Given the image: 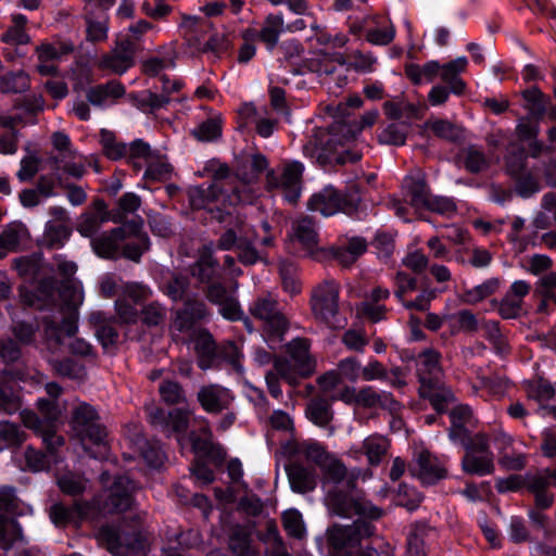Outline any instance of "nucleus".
I'll list each match as a JSON object with an SVG mask.
<instances>
[{
	"mask_svg": "<svg viewBox=\"0 0 556 556\" xmlns=\"http://www.w3.org/2000/svg\"><path fill=\"white\" fill-rule=\"evenodd\" d=\"M290 238L298 241L308 252H313L318 244V233L314 220L308 216H300L294 219Z\"/></svg>",
	"mask_w": 556,
	"mask_h": 556,
	"instance_id": "4be33fe9",
	"label": "nucleus"
},
{
	"mask_svg": "<svg viewBox=\"0 0 556 556\" xmlns=\"http://www.w3.org/2000/svg\"><path fill=\"white\" fill-rule=\"evenodd\" d=\"M306 66L311 72L323 76V84L332 88L334 84L341 88L346 83V78L341 76L342 63L336 64L327 54H316L306 60Z\"/></svg>",
	"mask_w": 556,
	"mask_h": 556,
	"instance_id": "dca6fc26",
	"label": "nucleus"
},
{
	"mask_svg": "<svg viewBox=\"0 0 556 556\" xmlns=\"http://www.w3.org/2000/svg\"><path fill=\"white\" fill-rule=\"evenodd\" d=\"M188 198L194 210H217L218 214H223L222 210L228 206L251 203L254 193L251 187L240 180L239 169L231 174L228 165L219 164L213 169L212 182L189 188Z\"/></svg>",
	"mask_w": 556,
	"mask_h": 556,
	"instance_id": "f257e3e1",
	"label": "nucleus"
},
{
	"mask_svg": "<svg viewBox=\"0 0 556 556\" xmlns=\"http://www.w3.org/2000/svg\"><path fill=\"white\" fill-rule=\"evenodd\" d=\"M127 149L126 156H128L129 161L137 169L142 167L141 161L147 164L156 155L150 146L141 139L131 142Z\"/></svg>",
	"mask_w": 556,
	"mask_h": 556,
	"instance_id": "13d9d810",
	"label": "nucleus"
},
{
	"mask_svg": "<svg viewBox=\"0 0 556 556\" xmlns=\"http://www.w3.org/2000/svg\"><path fill=\"white\" fill-rule=\"evenodd\" d=\"M71 425L91 457L103 458L106 456L109 451L105 441L106 430L99 422V415L93 406L78 402L72 410Z\"/></svg>",
	"mask_w": 556,
	"mask_h": 556,
	"instance_id": "20e7f679",
	"label": "nucleus"
},
{
	"mask_svg": "<svg viewBox=\"0 0 556 556\" xmlns=\"http://www.w3.org/2000/svg\"><path fill=\"white\" fill-rule=\"evenodd\" d=\"M136 47L128 38L116 39L114 47L99 61L101 70L122 75L135 65Z\"/></svg>",
	"mask_w": 556,
	"mask_h": 556,
	"instance_id": "f8f14e48",
	"label": "nucleus"
},
{
	"mask_svg": "<svg viewBox=\"0 0 556 556\" xmlns=\"http://www.w3.org/2000/svg\"><path fill=\"white\" fill-rule=\"evenodd\" d=\"M425 126L430 129L437 137L456 142L460 141L464 137L463 128L453 124L447 119L434 118L429 119Z\"/></svg>",
	"mask_w": 556,
	"mask_h": 556,
	"instance_id": "a18cd8bd",
	"label": "nucleus"
},
{
	"mask_svg": "<svg viewBox=\"0 0 556 556\" xmlns=\"http://www.w3.org/2000/svg\"><path fill=\"white\" fill-rule=\"evenodd\" d=\"M413 475L425 484H433L445 478L446 470L428 451H419L414 458Z\"/></svg>",
	"mask_w": 556,
	"mask_h": 556,
	"instance_id": "f3484780",
	"label": "nucleus"
},
{
	"mask_svg": "<svg viewBox=\"0 0 556 556\" xmlns=\"http://www.w3.org/2000/svg\"><path fill=\"white\" fill-rule=\"evenodd\" d=\"M190 279L188 275L172 271L162 281V291L174 302L185 300L189 294Z\"/></svg>",
	"mask_w": 556,
	"mask_h": 556,
	"instance_id": "473e14b6",
	"label": "nucleus"
},
{
	"mask_svg": "<svg viewBox=\"0 0 556 556\" xmlns=\"http://www.w3.org/2000/svg\"><path fill=\"white\" fill-rule=\"evenodd\" d=\"M141 205V199L134 192H127L118 200V210L111 212V220L121 223L127 214H134Z\"/></svg>",
	"mask_w": 556,
	"mask_h": 556,
	"instance_id": "69168bd1",
	"label": "nucleus"
},
{
	"mask_svg": "<svg viewBox=\"0 0 556 556\" xmlns=\"http://www.w3.org/2000/svg\"><path fill=\"white\" fill-rule=\"evenodd\" d=\"M285 30V21L281 14H269L260 31H256V38H260L269 50H273L278 43L279 36Z\"/></svg>",
	"mask_w": 556,
	"mask_h": 556,
	"instance_id": "f704fd0d",
	"label": "nucleus"
},
{
	"mask_svg": "<svg viewBox=\"0 0 556 556\" xmlns=\"http://www.w3.org/2000/svg\"><path fill=\"white\" fill-rule=\"evenodd\" d=\"M321 469L324 471V486L328 490H336L340 484L350 486L351 482H344L346 476L345 466L337 458L331 456L323 463Z\"/></svg>",
	"mask_w": 556,
	"mask_h": 556,
	"instance_id": "e433bc0d",
	"label": "nucleus"
},
{
	"mask_svg": "<svg viewBox=\"0 0 556 556\" xmlns=\"http://www.w3.org/2000/svg\"><path fill=\"white\" fill-rule=\"evenodd\" d=\"M86 513L87 506L81 503H75L72 508H67L61 503H55L51 506L49 516L55 526L63 527L74 521L75 517L81 518Z\"/></svg>",
	"mask_w": 556,
	"mask_h": 556,
	"instance_id": "79ce46f5",
	"label": "nucleus"
},
{
	"mask_svg": "<svg viewBox=\"0 0 556 556\" xmlns=\"http://www.w3.org/2000/svg\"><path fill=\"white\" fill-rule=\"evenodd\" d=\"M58 293L62 302L70 308H77L84 301L81 286L75 280L62 281Z\"/></svg>",
	"mask_w": 556,
	"mask_h": 556,
	"instance_id": "864d4df0",
	"label": "nucleus"
},
{
	"mask_svg": "<svg viewBox=\"0 0 556 556\" xmlns=\"http://www.w3.org/2000/svg\"><path fill=\"white\" fill-rule=\"evenodd\" d=\"M249 314L261 323L262 336L270 349L282 342L290 323L275 294L257 295L249 305Z\"/></svg>",
	"mask_w": 556,
	"mask_h": 556,
	"instance_id": "7ed1b4c3",
	"label": "nucleus"
},
{
	"mask_svg": "<svg viewBox=\"0 0 556 556\" xmlns=\"http://www.w3.org/2000/svg\"><path fill=\"white\" fill-rule=\"evenodd\" d=\"M389 447V441L382 435H369L363 442L364 454L367 456L368 463L372 466H377L381 463Z\"/></svg>",
	"mask_w": 556,
	"mask_h": 556,
	"instance_id": "49530a36",
	"label": "nucleus"
},
{
	"mask_svg": "<svg viewBox=\"0 0 556 556\" xmlns=\"http://www.w3.org/2000/svg\"><path fill=\"white\" fill-rule=\"evenodd\" d=\"M287 352L293 363L300 365L302 375H312L315 370V361L309 355V341L295 338L287 345Z\"/></svg>",
	"mask_w": 556,
	"mask_h": 556,
	"instance_id": "c85d7f7f",
	"label": "nucleus"
},
{
	"mask_svg": "<svg viewBox=\"0 0 556 556\" xmlns=\"http://www.w3.org/2000/svg\"><path fill=\"white\" fill-rule=\"evenodd\" d=\"M197 399L202 408L210 414H218L229 408L233 396L227 388L207 384L200 388Z\"/></svg>",
	"mask_w": 556,
	"mask_h": 556,
	"instance_id": "4468645a",
	"label": "nucleus"
},
{
	"mask_svg": "<svg viewBox=\"0 0 556 556\" xmlns=\"http://www.w3.org/2000/svg\"><path fill=\"white\" fill-rule=\"evenodd\" d=\"M12 23L13 25L2 35V41L13 45H25L29 42V36L24 29L27 23L26 16L22 14H13Z\"/></svg>",
	"mask_w": 556,
	"mask_h": 556,
	"instance_id": "6e6d98bb",
	"label": "nucleus"
},
{
	"mask_svg": "<svg viewBox=\"0 0 556 556\" xmlns=\"http://www.w3.org/2000/svg\"><path fill=\"white\" fill-rule=\"evenodd\" d=\"M467 64V59L465 56H459L441 65L439 76L443 83L450 86L451 91L455 94H460L465 90L466 85L459 77V74L466 70Z\"/></svg>",
	"mask_w": 556,
	"mask_h": 556,
	"instance_id": "cd10ccee",
	"label": "nucleus"
},
{
	"mask_svg": "<svg viewBox=\"0 0 556 556\" xmlns=\"http://www.w3.org/2000/svg\"><path fill=\"white\" fill-rule=\"evenodd\" d=\"M460 159L466 170L471 174L486 170L491 165V160L485 155L484 151L475 144L464 148L460 152Z\"/></svg>",
	"mask_w": 556,
	"mask_h": 556,
	"instance_id": "4c0bfd02",
	"label": "nucleus"
},
{
	"mask_svg": "<svg viewBox=\"0 0 556 556\" xmlns=\"http://www.w3.org/2000/svg\"><path fill=\"white\" fill-rule=\"evenodd\" d=\"M408 130L409 126L407 123L392 121V123L381 129L378 140L382 144L403 146Z\"/></svg>",
	"mask_w": 556,
	"mask_h": 556,
	"instance_id": "de8ad7c7",
	"label": "nucleus"
},
{
	"mask_svg": "<svg viewBox=\"0 0 556 556\" xmlns=\"http://www.w3.org/2000/svg\"><path fill=\"white\" fill-rule=\"evenodd\" d=\"M56 484L62 493L78 496L87 490L88 480L80 473L65 470L58 473Z\"/></svg>",
	"mask_w": 556,
	"mask_h": 556,
	"instance_id": "58836bf2",
	"label": "nucleus"
},
{
	"mask_svg": "<svg viewBox=\"0 0 556 556\" xmlns=\"http://www.w3.org/2000/svg\"><path fill=\"white\" fill-rule=\"evenodd\" d=\"M340 286L334 280L317 283L311 293V307L314 316L331 328L341 327L339 319Z\"/></svg>",
	"mask_w": 556,
	"mask_h": 556,
	"instance_id": "423d86ee",
	"label": "nucleus"
},
{
	"mask_svg": "<svg viewBox=\"0 0 556 556\" xmlns=\"http://www.w3.org/2000/svg\"><path fill=\"white\" fill-rule=\"evenodd\" d=\"M25 432L11 421H0V450L17 446L25 441Z\"/></svg>",
	"mask_w": 556,
	"mask_h": 556,
	"instance_id": "5fc2aeb1",
	"label": "nucleus"
},
{
	"mask_svg": "<svg viewBox=\"0 0 556 556\" xmlns=\"http://www.w3.org/2000/svg\"><path fill=\"white\" fill-rule=\"evenodd\" d=\"M407 197L413 207L426 208L432 198L426 181L422 178H407L405 180Z\"/></svg>",
	"mask_w": 556,
	"mask_h": 556,
	"instance_id": "a19ab883",
	"label": "nucleus"
},
{
	"mask_svg": "<svg viewBox=\"0 0 556 556\" xmlns=\"http://www.w3.org/2000/svg\"><path fill=\"white\" fill-rule=\"evenodd\" d=\"M134 237V241L125 244L123 255L131 261L138 262L142 253L149 248V239L144 233H141V228L137 233H129L126 231V239Z\"/></svg>",
	"mask_w": 556,
	"mask_h": 556,
	"instance_id": "bf43d9fd",
	"label": "nucleus"
},
{
	"mask_svg": "<svg viewBox=\"0 0 556 556\" xmlns=\"http://www.w3.org/2000/svg\"><path fill=\"white\" fill-rule=\"evenodd\" d=\"M125 93V87L116 81H109L105 85H99L87 90L86 97L89 103L94 106H104L111 103Z\"/></svg>",
	"mask_w": 556,
	"mask_h": 556,
	"instance_id": "393cba45",
	"label": "nucleus"
},
{
	"mask_svg": "<svg viewBox=\"0 0 556 556\" xmlns=\"http://www.w3.org/2000/svg\"><path fill=\"white\" fill-rule=\"evenodd\" d=\"M214 244H204L198 252V260L190 266V275L199 283L210 285L218 276V261L213 256Z\"/></svg>",
	"mask_w": 556,
	"mask_h": 556,
	"instance_id": "2eb2a0df",
	"label": "nucleus"
},
{
	"mask_svg": "<svg viewBox=\"0 0 556 556\" xmlns=\"http://www.w3.org/2000/svg\"><path fill=\"white\" fill-rule=\"evenodd\" d=\"M359 202L361 198L357 191L342 195L329 186L312 195L308 201V208L328 217L338 212L350 214L357 210Z\"/></svg>",
	"mask_w": 556,
	"mask_h": 556,
	"instance_id": "0eeeda50",
	"label": "nucleus"
},
{
	"mask_svg": "<svg viewBox=\"0 0 556 556\" xmlns=\"http://www.w3.org/2000/svg\"><path fill=\"white\" fill-rule=\"evenodd\" d=\"M100 137L103 152L110 160L115 161L127 155V146L121 141H117L114 132L102 129Z\"/></svg>",
	"mask_w": 556,
	"mask_h": 556,
	"instance_id": "4d7b16f0",
	"label": "nucleus"
},
{
	"mask_svg": "<svg viewBox=\"0 0 556 556\" xmlns=\"http://www.w3.org/2000/svg\"><path fill=\"white\" fill-rule=\"evenodd\" d=\"M549 485H556V469H543L525 476V486L532 494L546 491Z\"/></svg>",
	"mask_w": 556,
	"mask_h": 556,
	"instance_id": "09e8293b",
	"label": "nucleus"
},
{
	"mask_svg": "<svg viewBox=\"0 0 556 556\" xmlns=\"http://www.w3.org/2000/svg\"><path fill=\"white\" fill-rule=\"evenodd\" d=\"M530 292V285L525 280H516L509 287L500 303V314L503 318H516L522 311L523 298Z\"/></svg>",
	"mask_w": 556,
	"mask_h": 556,
	"instance_id": "a211bd4d",
	"label": "nucleus"
},
{
	"mask_svg": "<svg viewBox=\"0 0 556 556\" xmlns=\"http://www.w3.org/2000/svg\"><path fill=\"white\" fill-rule=\"evenodd\" d=\"M451 429L448 437L454 442L465 444L468 439L466 426L470 424L472 410L468 405L459 404L454 406L450 412Z\"/></svg>",
	"mask_w": 556,
	"mask_h": 556,
	"instance_id": "b1692460",
	"label": "nucleus"
},
{
	"mask_svg": "<svg viewBox=\"0 0 556 556\" xmlns=\"http://www.w3.org/2000/svg\"><path fill=\"white\" fill-rule=\"evenodd\" d=\"M136 484L126 476L117 477L109 490L105 491V498L100 509L104 513H123L134 504V492Z\"/></svg>",
	"mask_w": 556,
	"mask_h": 556,
	"instance_id": "ddd939ff",
	"label": "nucleus"
},
{
	"mask_svg": "<svg viewBox=\"0 0 556 556\" xmlns=\"http://www.w3.org/2000/svg\"><path fill=\"white\" fill-rule=\"evenodd\" d=\"M441 354L433 350L428 349L422 351L417 357V376L420 381V387H427L440 383Z\"/></svg>",
	"mask_w": 556,
	"mask_h": 556,
	"instance_id": "6ab92c4d",
	"label": "nucleus"
},
{
	"mask_svg": "<svg viewBox=\"0 0 556 556\" xmlns=\"http://www.w3.org/2000/svg\"><path fill=\"white\" fill-rule=\"evenodd\" d=\"M222 116L219 114H214L193 128L191 130V135L199 141H214L222 137Z\"/></svg>",
	"mask_w": 556,
	"mask_h": 556,
	"instance_id": "c03bdc74",
	"label": "nucleus"
},
{
	"mask_svg": "<svg viewBox=\"0 0 556 556\" xmlns=\"http://www.w3.org/2000/svg\"><path fill=\"white\" fill-rule=\"evenodd\" d=\"M216 219L220 223H227V228L217 241V248L228 251L233 248L237 250V257L243 265H253L261 260L260 253L254 244L256 235L241 217L227 214H217Z\"/></svg>",
	"mask_w": 556,
	"mask_h": 556,
	"instance_id": "39448f33",
	"label": "nucleus"
},
{
	"mask_svg": "<svg viewBox=\"0 0 556 556\" xmlns=\"http://www.w3.org/2000/svg\"><path fill=\"white\" fill-rule=\"evenodd\" d=\"M228 545L230 551L237 556H257V553L251 545V531L243 526L232 527Z\"/></svg>",
	"mask_w": 556,
	"mask_h": 556,
	"instance_id": "c9c22d12",
	"label": "nucleus"
},
{
	"mask_svg": "<svg viewBox=\"0 0 556 556\" xmlns=\"http://www.w3.org/2000/svg\"><path fill=\"white\" fill-rule=\"evenodd\" d=\"M522 98L526 101V109L532 117H541L546 110V100L536 87H532L522 92Z\"/></svg>",
	"mask_w": 556,
	"mask_h": 556,
	"instance_id": "e2e57ef3",
	"label": "nucleus"
},
{
	"mask_svg": "<svg viewBox=\"0 0 556 556\" xmlns=\"http://www.w3.org/2000/svg\"><path fill=\"white\" fill-rule=\"evenodd\" d=\"M395 36L394 25L386 21L382 25L368 28L366 31V39L372 43L378 46H387L389 45Z\"/></svg>",
	"mask_w": 556,
	"mask_h": 556,
	"instance_id": "338daca9",
	"label": "nucleus"
},
{
	"mask_svg": "<svg viewBox=\"0 0 556 556\" xmlns=\"http://www.w3.org/2000/svg\"><path fill=\"white\" fill-rule=\"evenodd\" d=\"M77 331V323L75 317L70 316L63 319L62 325H58L54 320L46 318L43 320V334L47 348L56 351L62 343V333L72 337Z\"/></svg>",
	"mask_w": 556,
	"mask_h": 556,
	"instance_id": "412c9836",
	"label": "nucleus"
},
{
	"mask_svg": "<svg viewBox=\"0 0 556 556\" xmlns=\"http://www.w3.org/2000/svg\"><path fill=\"white\" fill-rule=\"evenodd\" d=\"M21 408V399L5 378L0 379V413L12 415Z\"/></svg>",
	"mask_w": 556,
	"mask_h": 556,
	"instance_id": "680f3d73",
	"label": "nucleus"
},
{
	"mask_svg": "<svg viewBox=\"0 0 556 556\" xmlns=\"http://www.w3.org/2000/svg\"><path fill=\"white\" fill-rule=\"evenodd\" d=\"M268 162L262 154H253L250 160V169L247 170L244 166L239 168V177L242 184L249 186L255 181L258 175L266 169Z\"/></svg>",
	"mask_w": 556,
	"mask_h": 556,
	"instance_id": "774afa93",
	"label": "nucleus"
},
{
	"mask_svg": "<svg viewBox=\"0 0 556 556\" xmlns=\"http://www.w3.org/2000/svg\"><path fill=\"white\" fill-rule=\"evenodd\" d=\"M94 207L96 213L83 214L78 222L77 230L84 237H93L101 228L102 224L111 219V214L108 212L106 204L103 201H96Z\"/></svg>",
	"mask_w": 556,
	"mask_h": 556,
	"instance_id": "a878e982",
	"label": "nucleus"
},
{
	"mask_svg": "<svg viewBox=\"0 0 556 556\" xmlns=\"http://www.w3.org/2000/svg\"><path fill=\"white\" fill-rule=\"evenodd\" d=\"M302 174L303 165L300 162L286 163L279 173L268 172V188L279 189L288 202L295 203L301 194Z\"/></svg>",
	"mask_w": 556,
	"mask_h": 556,
	"instance_id": "1a4fd4ad",
	"label": "nucleus"
},
{
	"mask_svg": "<svg viewBox=\"0 0 556 556\" xmlns=\"http://www.w3.org/2000/svg\"><path fill=\"white\" fill-rule=\"evenodd\" d=\"M150 422L161 428L165 433L182 432L188 427L189 413L181 409H174L166 414L160 408H151L149 412Z\"/></svg>",
	"mask_w": 556,
	"mask_h": 556,
	"instance_id": "aec40b11",
	"label": "nucleus"
},
{
	"mask_svg": "<svg viewBox=\"0 0 556 556\" xmlns=\"http://www.w3.org/2000/svg\"><path fill=\"white\" fill-rule=\"evenodd\" d=\"M132 100H134V104L138 109H140L142 111H147V110L154 111V110H159V109H162L165 105H167L170 101V98L163 93L157 94V93H153V92L147 90V91H143L139 97H132Z\"/></svg>",
	"mask_w": 556,
	"mask_h": 556,
	"instance_id": "0e129e2a",
	"label": "nucleus"
},
{
	"mask_svg": "<svg viewBox=\"0 0 556 556\" xmlns=\"http://www.w3.org/2000/svg\"><path fill=\"white\" fill-rule=\"evenodd\" d=\"M21 418L25 427L39 433L49 450H54L64 443V439L55 433L54 429L46 424L31 410H22Z\"/></svg>",
	"mask_w": 556,
	"mask_h": 556,
	"instance_id": "5701e85b",
	"label": "nucleus"
},
{
	"mask_svg": "<svg viewBox=\"0 0 556 556\" xmlns=\"http://www.w3.org/2000/svg\"><path fill=\"white\" fill-rule=\"evenodd\" d=\"M462 468L470 475L485 476L494 470L492 453H475V451H466L462 460Z\"/></svg>",
	"mask_w": 556,
	"mask_h": 556,
	"instance_id": "2f4dec72",
	"label": "nucleus"
},
{
	"mask_svg": "<svg viewBox=\"0 0 556 556\" xmlns=\"http://www.w3.org/2000/svg\"><path fill=\"white\" fill-rule=\"evenodd\" d=\"M307 418L319 427H325L332 419V412L328 401L324 399L312 400L306 407Z\"/></svg>",
	"mask_w": 556,
	"mask_h": 556,
	"instance_id": "3c124183",
	"label": "nucleus"
},
{
	"mask_svg": "<svg viewBox=\"0 0 556 556\" xmlns=\"http://www.w3.org/2000/svg\"><path fill=\"white\" fill-rule=\"evenodd\" d=\"M383 111L389 119L399 123L405 122L409 127L413 119H419L422 115L421 108L419 105L403 100H391L384 102Z\"/></svg>",
	"mask_w": 556,
	"mask_h": 556,
	"instance_id": "bb28decb",
	"label": "nucleus"
},
{
	"mask_svg": "<svg viewBox=\"0 0 556 556\" xmlns=\"http://www.w3.org/2000/svg\"><path fill=\"white\" fill-rule=\"evenodd\" d=\"M500 288V279L498 278H490L483 281L482 283L475 286L470 289H466L462 296L460 301L468 305L477 304L490 295L494 294Z\"/></svg>",
	"mask_w": 556,
	"mask_h": 556,
	"instance_id": "37998d69",
	"label": "nucleus"
},
{
	"mask_svg": "<svg viewBox=\"0 0 556 556\" xmlns=\"http://www.w3.org/2000/svg\"><path fill=\"white\" fill-rule=\"evenodd\" d=\"M194 350L198 356V365L202 369H208L217 357L216 344L213 337L204 330H200L194 337Z\"/></svg>",
	"mask_w": 556,
	"mask_h": 556,
	"instance_id": "c756f323",
	"label": "nucleus"
},
{
	"mask_svg": "<svg viewBox=\"0 0 556 556\" xmlns=\"http://www.w3.org/2000/svg\"><path fill=\"white\" fill-rule=\"evenodd\" d=\"M372 532L374 528L367 521L357 520L351 526L334 525L328 530V541L338 551L349 549L359 545Z\"/></svg>",
	"mask_w": 556,
	"mask_h": 556,
	"instance_id": "9b49d317",
	"label": "nucleus"
},
{
	"mask_svg": "<svg viewBox=\"0 0 556 556\" xmlns=\"http://www.w3.org/2000/svg\"><path fill=\"white\" fill-rule=\"evenodd\" d=\"M274 372L283 379L290 386H296L301 378H306L309 375H302L300 365L286 357H278L274 361Z\"/></svg>",
	"mask_w": 556,
	"mask_h": 556,
	"instance_id": "8fccbe9b",
	"label": "nucleus"
},
{
	"mask_svg": "<svg viewBox=\"0 0 556 556\" xmlns=\"http://www.w3.org/2000/svg\"><path fill=\"white\" fill-rule=\"evenodd\" d=\"M140 228H142V220L140 218L132 219L122 227L114 228L109 232H103L92 238V249L100 257L115 258L121 254L119 247L121 243L126 240L127 229H129V233H137Z\"/></svg>",
	"mask_w": 556,
	"mask_h": 556,
	"instance_id": "9d476101",
	"label": "nucleus"
},
{
	"mask_svg": "<svg viewBox=\"0 0 556 556\" xmlns=\"http://www.w3.org/2000/svg\"><path fill=\"white\" fill-rule=\"evenodd\" d=\"M50 162L56 172H63L74 178H81L85 174V165L73 149L52 155Z\"/></svg>",
	"mask_w": 556,
	"mask_h": 556,
	"instance_id": "7c9ffc66",
	"label": "nucleus"
},
{
	"mask_svg": "<svg viewBox=\"0 0 556 556\" xmlns=\"http://www.w3.org/2000/svg\"><path fill=\"white\" fill-rule=\"evenodd\" d=\"M355 134L345 124L336 123L329 129L318 127L303 147L306 156L321 165L355 163L362 154L346 148Z\"/></svg>",
	"mask_w": 556,
	"mask_h": 556,
	"instance_id": "f03ea898",
	"label": "nucleus"
},
{
	"mask_svg": "<svg viewBox=\"0 0 556 556\" xmlns=\"http://www.w3.org/2000/svg\"><path fill=\"white\" fill-rule=\"evenodd\" d=\"M420 395L427 397L439 413L444 412L447 404L455 400L452 390L441 383L431 384V387H420Z\"/></svg>",
	"mask_w": 556,
	"mask_h": 556,
	"instance_id": "ea45409f",
	"label": "nucleus"
},
{
	"mask_svg": "<svg viewBox=\"0 0 556 556\" xmlns=\"http://www.w3.org/2000/svg\"><path fill=\"white\" fill-rule=\"evenodd\" d=\"M526 391L528 397L539 402L540 405L545 401L552 400L555 395L554 387L542 378L527 382Z\"/></svg>",
	"mask_w": 556,
	"mask_h": 556,
	"instance_id": "052dcab7",
	"label": "nucleus"
},
{
	"mask_svg": "<svg viewBox=\"0 0 556 556\" xmlns=\"http://www.w3.org/2000/svg\"><path fill=\"white\" fill-rule=\"evenodd\" d=\"M325 502L329 513L339 517L350 518L354 515H361L377 519L382 515V510L370 502L349 496L341 489H328Z\"/></svg>",
	"mask_w": 556,
	"mask_h": 556,
	"instance_id": "6e6552de",
	"label": "nucleus"
},
{
	"mask_svg": "<svg viewBox=\"0 0 556 556\" xmlns=\"http://www.w3.org/2000/svg\"><path fill=\"white\" fill-rule=\"evenodd\" d=\"M279 273L283 291L291 296L299 294L302 290V283L298 277L296 266L289 262H281Z\"/></svg>",
	"mask_w": 556,
	"mask_h": 556,
	"instance_id": "603ef678",
	"label": "nucleus"
},
{
	"mask_svg": "<svg viewBox=\"0 0 556 556\" xmlns=\"http://www.w3.org/2000/svg\"><path fill=\"white\" fill-rule=\"evenodd\" d=\"M288 480L292 491L307 493L316 488L315 475L301 465L293 464L287 468Z\"/></svg>",
	"mask_w": 556,
	"mask_h": 556,
	"instance_id": "72a5a7b5",
	"label": "nucleus"
}]
</instances>
